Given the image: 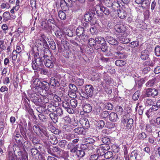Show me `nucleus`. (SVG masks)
Listing matches in <instances>:
<instances>
[{"label": "nucleus", "instance_id": "nucleus-1", "mask_svg": "<svg viewBox=\"0 0 160 160\" xmlns=\"http://www.w3.org/2000/svg\"><path fill=\"white\" fill-rule=\"evenodd\" d=\"M31 100L37 106H40L42 104V99L40 96L35 93L31 94Z\"/></svg>", "mask_w": 160, "mask_h": 160}, {"label": "nucleus", "instance_id": "nucleus-2", "mask_svg": "<svg viewBox=\"0 0 160 160\" xmlns=\"http://www.w3.org/2000/svg\"><path fill=\"white\" fill-rule=\"evenodd\" d=\"M115 30L116 32L119 33V36H126L127 34L125 32L126 28L123 25H117L115 26Z\"/></svg>", "mask_w": 160, "mask_h": 160}, {"label": "nucleus", "instance_id": "nucleus-3", "mask_svg": "<svg viewBox=\"0 0 160 160\" xmlns=\"http://www.w3.org/2000/svg\"><path fill=\"white\" fill-rule=\"evenodd\" d=\"M79 122L82 126L84 129H88L90 127L89 122L87 119L84 118H80Z\"/></svg>", "mask_w": 160, "mask_h": 160}, {"label": "nucleus", "instance_id": "nucleus-4", "mask_svg": "<svg viewBox=\"0 0 160 160\" xmlns=\"http://www.w3.org/2000/svg\"><path fill=\"white\" fill-rule=\"evenodd\" d=\"M85 90L88 96L90 97L93 96L94 88L92 85H86L85 87Z\"/></svg>", "mask_w": 160, "mask_h": 160}, {"label": "nucleus", "instance_id": "nucleus-5", "mask_svg": "<svg viewBox=\"0 0 160 160\" xmlns=\"http://www.w3.org/2000/svg\"><path fill=\"white\" fill-rule=\"evenodd\" d=\"M62 106L69 113H73L74 112L73 110L70 108L69 103L68 102L65 100L62 102Z\"/></svg>", "mask_w": 160, "mask_h": 160}, {"label": "nucleus", "instance_id": "nucleus-6", "mask_svg": "<svg viewBox=\"0 0 160 160\" xmlns=\"http://www.w3.org/2000/svg\"><path fill=\"white\" fill-rule=\"evenodd\" d=\"M75 1L76 0H74V2H75ZM63 4L64 6L66 5L67 7H71L72 6V0H63L61 2L60 6L61 8L63 7Z\"/></svg>", "mask_w": 160, "mask_h": 160}, {"label": "nucleus", "instance_id": "nucleus-7", "mask_svg": "<svg viewBox=\"0 0 160 160\" xmlns=\"http://www.w3.org/2000/svg\"><path fill=\"white\" fill-rule=\"evenodd\" d=\"M106 39L108 42L112 45H116L118 43V41L111 36H107Z\"/></svg>", "mask_w": 160, "mask_h": 160}, {"label": "nucleus", "instance_id": "nucleus-8", "mask_svg": "<svg viewBox=\"0 0 160 160\" xmlns=\"http://www.w3.org/2000/svg\"><path fill=\"white\" fill-rule=\"evenodd\" d=\"M116 49L118 50V51L115 52V54L117 56H118V58H122L124 56L123 53L119 51L123 50L124 49V48L120 46H118L116 48Z\"/></svg>", "mask_w": 160, "mask_h": 160}, {"label": "nucleus", "instance_id": "nucleus-9", "mask_svg": "<svg viewBox=\"0 0 160 160\" xmlns=\"http://www.w3.org/2000/svg\"><path fill=\"white\" fill-rule=\"evenodd\" d=\"M108 118L109 120L112 122H116L118 119L117 114L114 112L110 113Z\"/></svg>", "mask_w": 160, "mask_h": 160}, {"label": "nucleus", "instance_id": "nucleus-10", "mask_svg": "<svg viewBox=\"0 0 160 160\" xmlns=\"http://www.w3.org/2000/svg\"><path fill=\"white\" fill-rule=\"evenodd\" d=\"M102 141L104 144L108 145L107 147V149H109L110 147L109 145L111 142L110 139L108 137H104L102 138Z\"/></svg>", "mask_w": 160, "mask_h": 160}, {"label": "nucleus", "instance_id": "nucleus-11", "mask_svg": "<svg viewBox=\"0 0 160 160\" xmlns=\"http://www.w3.org/2000/svg\"><path fill=\"white\" fill-rule=\"evenodd\" d=\"M147 93L148 95L154 97L158 95V91L155 88H149Z\"/></svg>", "mask_w": 160, "mask_h": 160}, {"label": "nucleus", "instance_id": "nucleus-12", "mask_svg": "<svg viewBox=\"0 0 160 160\" xmlns=\"http://www.w3.org/2000/svg\"><path fill=\"white\" fill-rule=\"evenodd\" d=\"M118 17L122 19L124 18L127 15L126 12L123 9H119L117 11Z\"/></svg>", "mask_w": 160, "mask_h": 160}, {"label": "nucleus", "instance_id": "nucleus-13", "mask_svg": "<svg viewBox=\"0 0 160 160\" xmlns=\"http://www.w3.org/2000/svg\"><path fill=\"white\" fill-rule=\"evenodd\" d=\"M149 57L148 52L147 50H144L141 52L140 56L141 58L143 60H147Z\"/></svg>", "mask_w": 160, "mask_h": 160}, {"label": "nucleus", "instance_id": "nucleus-14", "mask_svg": "<svg viewBox=\"0 0 160 160\" xmlns=\"http://www.w3.org/2000/svg\"><path fill=\"white\" fill-rule=\"evenodd\" d=\"M126 36H119L118 37L119 40L120 42L122 43L126 44L130 42V40L128 38L124 37Z\"/></svg>", "mask_w": 160, "mask_h": 160}, {"label": "nucleus", "instance_id": "nucleus-15", "mask_svg": "<svg viewBox=\"0 0 160 160\" xmlns=\"http://www.w3.org/2000/svg\"><path fill=\"white\" fill-rule=\"evenodd\" d=\"M83 111L86 112H89L92 110L91 105L88 103H86L83 107Z\"/></svg>", "mask_w": 160, "mask_h": 160}, {"label": "nucleus", "instance_id": "nucleus-16", "mask_svg": "<svg viewBox=\"0 0 160 160\" xmlns=\"http://www.w3.org/2000/svg\"><path fill=\"white\" fill-rule=\"evenodd\" d=\"M56 109V107L52 104H49L47 106V108L46 109V113H48V112H52Z\"/></svg>", "mask_w": 160, "mask_h": 160}, {"label": "nucleus", "instance_id": "nucleus-17", "mask_svg": "<svg viewBox=\"0 0 160 160\" xmlns=\"http://www.w3.org/2000/svg\"><path fill=\"white\" fill-rule=\"evenodd\" d=\"M101 106L103 108V109H107L108 110H112L113 108V105L110 103H107L105 105L102 103L101 104Z\"/></svg>", "mask_w": 160, "mask_h": 160}, {"label": "nucleus", "instance_id": "nucleus-18", "mask_svg": "<svg viewBox=\"0 0 160 160\" xmlns=\"http://www.w3.org/2000/svg\"><path fill=\"white\" fill-rule=\"evenodd\" d=\"M45 65L47 67L52 68L53 66V62L52 60L49 59H46L45 62Z\"/></svg>", "mask_w": 160, "mask_h": 160}, {"label": "nucleus", "instance_id": "nucleus-19", "mask_svg": "<svg viewBox=\"0 0 160 160\" xmlns=\"http://www.w3.org/2000/svg\"><path fill=\"white\" fill-rule=\"evenodd\" d=\"M130 114L128 113L123 115L121 119V122L123 124H126L128 121V119L130 118Z\"/></svg>", "mask_w": 160, "mask_h": 160}, {"label": "nucleus", "instance_id": "nucleus-20", "mask_svg": "<svg viewBox=\"0 0 160 160\" xmlns=\"http://www.w3.org/2000/svg\"><path fill=\"white\" fill-rule=\"evenodd\" d=\"M50 84L51 85L54 87H58L59 85L58 81L53 77L51 78Z\"/></svg>", "mask_w": 160, "mask_h": 160}, {"label": "nucleus", "instance_id": "nucleus-21", "mask_svg": "<svg viewBox=\"0 0 160 160\" xmlns=\"http://www.w3.org/2000/svg\"><path fill=\"white\" fill-rule=\"evenodd\" d=\"M3 18V21L6 22L8 21L11 18V16L9 12H4L2 15Z\"/></svg>", "mask_w": 160, "mask_h": 160}, {"label": "nucleus", "instance_id": "nucleus-22", "mask_svg": "<svg viewBox=\"0 0 160 160\" xmlns=\"http://www.w3.org/2000/svg\"><path fill=\"white\" fill-rule=\"evenodd\" d=\"M93 18L92 15L90 13H86L84 16V19L87 22L91 21Z\"/></svg>", "mask_w": 160, "mask_h": 160}, {"label": "nucleus", "instance_id": "nucleus-23", "mask_svg": "<svg viewBox=\"0 0 160 160\" xmlns=\"http://www.w3.org/2000/svg\"><path fill=\"white\" fill-rule=\"evenodd\" d=\"M84 28L82 27H78L76 31L77 35L78 36H81L84 32Z\"/></svg>", "mask_w": 160, "mask_h": 160}, {"label": "nucleus", "instance_id": "nucleus-24", "mask_svg": "<svg viewBox=\"0 0 160 160\" xmlns=\"http://www.w3.org/2000/svg\"><path fill=\"white\" fill-rule=\"evenodd\" d=\"M95 41L98 43L102 45L105 44L106 41L104 39L101 37H98L95 38Z\"/></svg>", "mask_w": 160, "mask_h": 160}, {"label": "nucleus", "instance_id": "nucleus-25", "mask_svg": "<svg viewBox=\"0 0 160 160\" xmlns=\"http://www.w3.org/2000/svg\"><path fill=\"white\" fill-rule=\"evenodd\" d=\"M57 116V115L54 113H51L49 114L50 117L54 123H56L58 122Z\"/></svg>", "mask_w": 160, "mask_h": 160}, {"label": "nucleus", "instance_id": "nucleus-26", "mask_svg": "<svg viewBox=\"0 0 160 160\" xmlns=\"http://www.w3.org/2000/svg\"><path fill=\"white\" fill-rule=\"evenodd\" d=\"M138 155V151L134 150L131 152L130 155L131 160H137V157Z\"/></svg>", "mask_w": 160, "mask_h": 160}, {"label": "nucleus", "instance_id": "nucleus-27", "mask_svg": "<svg viewBox=\"0 0 160 160\" xmlns=\"http://www.w3.org/2000/svg\"><path fill=\"white\" fill-rule=\"evenodd\" d=\"M83 141L86 144H92L95 142V140L89 137L84 139Z\"/></svg>", "mask_w": 160, "mask_h": 160}, {"label": "nucleus", "instance_id": "nucleus-28", "mask_svg": "<svg viewBox=\"0 0 160 160\" xmlns=\"http://www.w3.org/2000/svg\"><path fill=\"white\" fill-rule=\"evenodd\" d=\"M15 155L12 152L9 151L7 155V158L8 160H15Z\"/></svg>", "mask_w": 160, "mask_h": 160}, {"label": "nucleus", "instance_id": "nucleus-29", "mask_svg": "<svg viewBox=\"0 0 160 160\" xmlns=\"http://www.w3.org/2000/svg\"><path fill=\"white\" fill-rule=\"evenodd\" d=\"M42 57H36L35 59V62L36 64L38 65L41 66L42 61L43 60Z\"/></svg>", "mask_w": 160, "mask_h": 160}, {"label": "nucleus", "instance_id": "nucleus-30", "mask_svg": "<svg viewBox=\"0 0 160 160\" xmlns=\"http://www.w3.org/2000/svg\"><path fill=\"white\" fill-rule=\"evenodd\" d=\"M85 154V152L83 150H78L76 151V155L79 158L83 157L84 156Z\"/></svg>", "mask_w": 160, "mask_h": 160}, {"label": "nucleus", "instance_id": "nucleus-31", "mask_svg": "<svg viewBox=\"0 0 160 160\" xmlns=\"http://www.w3.org/2000/svg\"><path fill=\"white\" fill-rule=\"evenodd\" d=\"M126 63L124 61L121 60H117L115 62V64L118 66H123Z\"/></svg>", "mask_w": 160, "mask_h": 160}, {"label": "nucleus", "instance_id": "nucleus-32", "mask_svg": "<svg viewBox=\"0 0 160 160\" xmlns=\"http://www.w3.org/2000/svg\"><path fill=\"white\" fill-rule=\"evenodd\" d=\"M155 81L156 79L155 78H153L151 80H149L146 83V86L148 87L152 86L154 84Z\"/></svg>", "mask_w": 160, "mask_h": 160}, {"label": "nucleus", "instance_id": "nucleus-33", "mask_svg": "<svg viewBox=\"0 0 160 160\" xmlns=\"http://www.w3.org/2000/svg\"><path fill=\"white\" fill-rule=\"evenodd\" d=\"M59 17L61 20H64L66 18V14L65 13L62 11H60L58 13Z\"/></svg>", "mask_w": 160, "mask_h": 160}, {"label": "nucleus", "instance_id": "nucleus-34", "mask_svg": "<svg viewBox=\"0 0 160 160\" xmlns=\"http://www.w3.org/2000/svg\"><path fill=\"white\" fill-rule=\"evenodd\" d=\"M83 128L78 127L75 129L74 131L75 133L81 134L83 133Z\"/></svg>", "mask_w": 160, "mask_h": 160}, {"label": "nucleus", "instance_id": "nucleus-35", "mask_svg": "<svg viewBox=\"0 0 160 160\" xmlns=\"http://www.w3.org/2000/svg\"><path fill=\"white\" fill-rule=\"evenodd\" d=\"M84 82V80L83 79L77 78L75 80V83L78 86H81L82 85Z\"/></svg>", "mask_w": 160, "mask_h": 160}, {"label": "nucleus", "instance_id": "nucleus-36", "mask_svg": "<svg viewBox=\"0 0 160 160\" xmlns=\"http://www.w3.org/2000/svg\"><path fill=\"white\" fill-rule=\"evenodd\" d=\"M104 8L105 7L103 6H101L99 5H97L95 6V10L97 13H98V12L99 11L102 12L103 11L104 9Z\"/></svg>", "mask_w": 160, "mask_h": 160}, {"label": "nucleus", "instance_id": "nucleus-37", "mask_svg": "<svg viewBox=\"0 0 160 160\" xmlns=\"http://www.w3.org/2000/svg\"><path fill=\"white\" fill-rule=\"evenodd\" d=\"M97 126L99 128H102L105 125L104 122L102 120H99L97 122Z\"/></svg>", "mask_w": 160, "mask_h": 160}, {"label": "nucleus", "instance_id": "nucleus-38", "mask_svg": "<svg viewBox=\"0 0 160 160\" xmlns=\"http://www.w3.org/2000/svg\"><path fill=\"white\" fill-rule=\"evenodd\" d=\"M97 153L98 156H103L104 155L105 153L104 150L101 148L97 149Z\"/></svg>", "mask_w": 160, "mask_h": 160}, {"label": "nucleus", "instance_id": "nucleus-39", "mask_svg": "<svg viewBox=\"0 0 160 160\" xmlns=\"http://www.w3.org/2000/svg\"><path fill=\"white\" fill-rule=\"evenodd\" d=\"M100 116L102 118H106L109 117V113L108 111H104L100 113Z\"/></svg>", "mask_w": 160, "mask_h": 160}, {"label": "nucleus", "instance_id": "nucleus-40", "mask_svg": "<svg viewBox=\"0 0 160 160\" xmlns=\"http://www.w3.org/2000/svg\"><path fill=\"white\" fill-rule=\"evenodd\" d=\"M113 156V153L110 151H107L105 153L104 156V157L107 159H109L112 158Z\"/></svg>", "mask_w": 160, "mask_h": 160}, {"label": "nucleus", "instance_id": "nucleus-41", "mask_svg": "<svg viewBox=\"0 0 160 160\" xmlns=\"http://www.w3.org/2000/svg\"><path fill=\"white\" fill-rule=\"evenodd\" d=\"M65 34L69 37H72L73 35V32L69 29H67L64 30Z\"/></svg>", "mask_w": 160, "mask_h": 160}, {"label": "nucleus", "instance_id": "nucleus-42", "mask_svg": "<svg viewBox=\"0 0 160 160\" xmlns=\"http://www.w3.org/2000/svg\"><path fill=\"white\" fill-rule=\"evenodd\" d=\"M33 130L37 134H40L41 132V129L38 125H34L33 127Z\"/></svg>", "mask_w": 160, "mask_h": 160}, {"label": "nucleus", "instance_id": "nucleus-43", "mask_svg": "<svg viewBox=\"0 0 160 160\" xmlns=\"http://www.w3.org/2000/svg\"><path fill=\"white\" fill-rule=\"evenodd\" d=\"M140 95V92L137 91L135 92L132 96V99L134 100H136L138 99Z\"/></svg>", "mask_w": 160, "mask_h": 160}, {"label": "nucleus", "instance_id": "nucleus-44", "mask_svg": "<svg viewBox=\"0 0 160 160\" xmlns=\"http://www.w3.org/2000/svg\"><path fill=\"white\" fill-rule=\"evenodd\" d=\"M155 138L152 135L150 136L148 138V142L151 144L155 143Z\"/></svg>", "mask_w": 160, "mask_h": 160}, {"label": "nucleus", "instance_id": "nucleus-45", "mask_svg": "<svg viewBox=\"0 0 160 160\" xmlns=\"http://www.w3.org/2000/svg\"><path fill=\"white\" fill-rule=\"evenodd\" d=\"M96 42L95 39L94 40L92 38H89L88 40V44L91 46H94L95 45Z\"/></svg>", "mask_w": 160, "mask_h": 160}, {"label": "nucleus", "instance_id": "nucleus-46", "mask_svg": "<svg viewBox=\"0 0 160 160\" xmlns=\"http://www.w3.org/2000/svg\"><path fill=\"white\" fill-rule=\"evenodd\" d=\"M104 80L107 84H109L112 82V80L111 78L108 76H104Z\"/></svg>", "mask_w": 160, "mask_h": 160}, {"label": "nucleus", "instance_id": "nucleus-47", "mask_svg": "<svg viewBox=\"0 0 160 160\" xmlns=\"http://www.w3.org/2000/svg\"><path fill=\"white\" fill-rule=\"evenodd\" d=\"M71 106L73 108H76L77 105V101L75 99H72L70 101Z\"/></svg>", "mask_w": 160, "mask_h": 160}, {"label": "nucleus", "instance_id": "nucleus-48", "mask_svg": "<svg viewBox=\"0 0 160 160\" xmlns=\"http://www.w3.org/2000/svg\"><path fill=\"white\" fill-rule=\"evenodd\" d=\"M6 49V47L4 45L3 40H0V52H1Z\"/></svg>", "mask_w": 160, "mask_h": 160}, {"label": "nucleus", "instance_id": "nucleus-49", "mask_svg": "<svg viewBox=\"0 0 160 160\" xmlns=\"http://www.w3.org/2000/svg\"><path fill=\"white\" fill-rule=\"evenodd\" d=\"M138 137L140 139L144 140L146 138L147 135L145 132H142L138 133Z\"/></svg>", "mask_w": 160, "mask_h": 160}, {"label": "nucleus", "instance_id": "nucleus-50", "mask_svg": "<svg viewBox=\"0 0 160 160\" xmlns=\"http://www.w3.org/2000/svg\"><path fill=\"white\" fill-rule=\"evenodd\" d=\"M133 122V120L132 118H130L129 119H128V121H127V123L126 124V127L129 128H131Z\"/></svg>", "mask_w": 160, "mask_h": 160}, {"label": "nucleus", "instance_id": "nucleus-51", "mask_svg": "<svg viewBox=\"0 0 160 160\" xmlns=\"http://www.w3.org/2000/svg\"><path fill=\"white\" fill-rule=\"evenodd\" d=\"M68 95L70 98H73V99H74L77 97L75 91H70L68 92Z\"/></svg>", "mask_w": 160, "mask_h": 160}, {"label": "nucleus", "instance_id": "nucleus-52", "mask_svg": "<svg viewBox=\"0 0 160 160\" xmlns=\"http://www.w3.org/2000/svg\"><path fill=\"white\" fill-rule=\"evenodd\" d=\"M116 110L119 114H121L123 112V109L121 107L117 106L116 107Z\"/></svg>", "mask_w": 160, "mask_h": 160}, {"label": "nucleus", "instance_id": "nucleus-53", "mask_svg": "<svg viewBox=\"0 0 160 160\" xmlns=\"http://www.w3.org/2000/svg\"><path fill=\"white\" fill-rule=\"evenodd\" d=\"M155 54L158 57L160 56V47H156L155 49Z\"/></svg>", "mask_w": 160, "mask_h": 160}, {"label": "nucleus", "instance_id": "nucleus-54", "mask_svg": "<svg viewBox=\"0 0 160 160\" xmlns=\"http://www.w3.org/2000/svg\"><path fill=\"white\" fill-rule=\"evenodd\" d=\"M41 84H42L41 86H42V87L45 90L48 89V87L49 85L48 83L46 81H43L42 82H41Z\"/></svg>", "mask_w": 160, "mask_h": 160}, {"label": "nucleus", "instance_id": "nucleus-55", "mask_svg": "<svg viewBox=\"0 0 160 160\" xmlns=\"http://www.w3.org/2000/svg\"><path fill=\"white\" fill-rule=\"evenodd\" d=\"M57 116H61L63 114V111L62 109L59 107L56 110Z\"/></svg>", "mask_w": 160, "mask_h": 160}, {"label": "nucleus", "instance_id": "nucleus-56", "mask_svg": "<svg viewBox=\"0 0 160 160\" xmlns=\"http://www.w3.org/2000/svg\"><path fill=\"white\" fill-rule=\"evenodd\" d=\"M41 83V82L38 78L36 79L33 82L34 84L36 87H39Z\"/></svg>", "mask_w": 160, "mask_h": 160}, {"label": "nucleus", "instance_id": "nucleus-57", "mask_svg": "<svg viewBox=\"0 0 160 160\" xmlns=\"http://www.w3.org/2000/svg\"><path fill=\"white\" fill-rule=\"evenodd\" d=\"M145 103L147 105H151L153 104V102L152 100L150 99H145Z\"/></svg>", "mask_w": 160, "mask_h": 160}, {"label": "nucleus", "instance_id": "nucleus-58", "mask_svg": "<svg viewBox=\"0 0 160 160\" xmlns=\"http://www.w3.org/2000/svg\"><path fill=\"white\" fill-rule=\"evenodd\" d=\"M69 88L72 91H76L77 90V88L73 84H70L69 85Z\"/></svg>", "mask_w": 160, "mask_h": 160}, {"label": "nucleus", "instance_id": "nucleus-59", "mask_svg": "<svg viewBox=\"0 0 160 160\" xmlns=\"http://www.w3.org/2000/svg\"><path fill=\"white\" fill-rule=\"evenodd\" d=\"M1 7L2 9H8L10 8V6L9 4L8 3H2L1 5Z\"/></svg>", "mask_w": 160, "mask_h": 160}, {"label": "nucleus", "instance_id": "nucleus-60", "mask_svg": "<svg viewBox=\"0 0 160 160\" xmlns=\"http://www.w3.org/2000/svg\"><path fill=\"white\" fill-rule=\"evenodd\" d=\"M145 130L147 132H151L152 131V128L149 124H147L146 126Z\"/></svg>", "mask_w": 160, "mask_h": 160}, {"label": "nucleus", "instance_id": "nucleus-61", "mask_svg": "<svg viewBox=\"0 0 160 160\" xmlns=\"http://www.w3.org/2000/svg\"><path fill=\"white\" fill-rule=\"evenodd\" d=\"M99 59L103 62H107L108 60V58H105L102 55L99 56Z\"/></svg>", "mask_w": 160, "mask_h": 160}, {"label": "nucleus", "instance_id": "nucleus-62", "mask_svg": "<svg viewBox=\"0 0 160 160\" xmlns=\"http://www.w3.org/2000/svg\"><path fill=\"white\" fill-rule=\"evenodd\" d=\"M130 44L132 46L133 48H135L138 47L139 45V42L138 41H134L131 42Z\"/></svg>", "mask_w": 160, "mask_h": 160}, {"label": "nucleus", "instance_id": "nucleus-63", "mask_svg": "<svg viewBox=\"0 0 160 160\" xmlns=\"http://www.w3.org/2000/svg\"><path fill=\"white\" fill-rule=\"evenodd\" d=\"M99 157L96 154L91 155L89 158L90 160H97L98 159Z\"/></svg>", "mask_w": 160, "mask_h": 160}, {"label": "nucleus", "instance_id": "nucleus-64", "mask_svg": "<svg viewBox=\"0 0 160 160\" xmlns=\"http://www.w3.org/2000/svg\"><path fill=\"white\" fill-rule=\"evenodd\" d=\"M31 152L32 155H35L38 153V150L36 148H32L31 150Z\"/></svg>", "mask_w": 160, "mask_h": 160}]
</instances>
